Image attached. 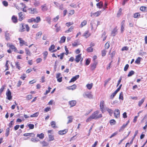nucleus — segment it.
Returning <instances> with one entry per match:
<instances>
[{"label": "nucleus", "instance_id": "nucleus-26", "mask_svg": "<svg viewBox=\"0 0 147 147\" xmlns=\"http://www.w3.org/2000/svg\"><path fill=\"white\" fill-rule=\"evenodd\" d=\"M93 85V84L92 83L91 84H88L86 85V86L88 89L90 90L92 88Z\"/></svg>", "mask_w": 147, "mask_h": 147}, {"label": "nucleus", "instance_id": "nucleus-16", "mask_svg": "<svg viewBox=\"0 0 147 147\" xmlns=\"http://www.w3.org/2000/svg\"><path fill=\"white\" fill-rule=\"evenodd\" d=\"M7 45L8 47H9L12 49H16V48L14 46L10 43H7Z\"/></svg>", "mask_w": 147, "mask_h": 147}, {"label": "nucleus", "instance_id": "nucleus-45", "mask_svg": "<svg viewBox=\"0 0 147 147\" xmlns=\"http://www.w3.org/2000/svg\"><path fill=\"white\" fill-rule=\"evenodd\" d=\"M117 32V30L114 28L112 32V34L113 36H114L116 34V32Z\"/></svg>", "mask_w": 147, "mask_h": 147}, {"label": "nucleus", "instance_id": "nucleus-34", "mask_svg": "<svg viewBox=\"0 0 147 147\" xmlns=\"http://www.w3.org/2000/svg\"><path fill=\"white\" fill-rule=\"evenodd\" d=\"M101 13V11H98L94 13L93 14L94 16L96 17H97Z\"/></svg>", "mask_w": 147, "mask_h": 147}, {"label": "nucleus", "instance_id": "nucleus-40", "mask_svg": "<svg viewBox=\"0 0 147 147\" xmlns=\"http://www.w3.org/2000/svg\"><path fill=\"white\" fill-rule=\"evenodd\" d=\"M9 131H10V128L9 127H8L6 129V133H5V136L6 137L8 136L9 134Z\"/></svg>", "mask_w": 147, "mask_h": 147}, {"label": "nucleus", "instance_id": "nucleus-7", "mask_svg": "<svg viewBox=\"0 0 147 147\" xmlns=\"http://www.w3.org/2000/svg\"><path fill=\"white\" fill-rule=\"evenodd\" d=\"M24 14V13L22 12H20L18 13V20L19 21H21L25 17Z\"/></svg>", "mask_w": 147, "mask_h": 147}, {"label": "nucleus", "instance_id": "nucleus-24", "mask_svg": "<svg viewBox=\"0 0 147 147\" xmlns=\"http://www.w3.org/2000/svg\"><path fill=\"white\" fill-rule=\"evenodd\" d=\"M145 98H142L139 101L138 104V106L139 107H140L143 104Z\"/></svg>", "mask_w": 147, "mask_h": 147}, {"label": "nucleus", "instance_id": "nucleus-41", "mask_svg": "<svg viewBox=\"0 0 147 147\" xmlns=\"http://www.w3.org/2000/svg\"><path fill=\"white\" fill-rule=\"evenodd\" d=\"M49 139L48 141H49V142L51 141H53L54 140V139L53 136L51 135H49Z\"/></svg>", "mask_w": 147, "mask_h": 147}, {"label": "nucleus", "instance_id": "nucleus-51", "mask_svg": "<svg viewBox=\"0 0 147 147\" xmlns=\"http://www.w3.org/2000/svg\"><path fill=\"white\" fill-rule=\"evenodd\" d=\"M25 51L27 55H28L29 56L31 55V53H30V51L28 49H25Z\"/></svg>", "mask_w": 147, "mask_h": 147}, {"label": "nucleus", "instance_id": "nucleus-61", "mask_svg": "<svg viewBox=\"0 0 147 147\" xmlns=\"http://www.w3.org/2000/svg\"><path fill=\"white\" fill-rule=\"evenodd\" d=\"M34 5L35 7H36L40 5V3L38 1H36L34 3Z\"/></svg>", "mask_w": 147, "mask_h": 147}, {"label": "nucleus", "instance_id": "nucleus-50", "mask_svg": "<svg viewBox=\"0 0 147 147\" xmlns=\"http://www.w3.org/2000/svg\"><path fill=\"white\" fill-rule=\"evenodd\" d=\"M110 47L109 42H107L105 44V47L106 49H108Z\"/></svg>", "mask_w": 147, "mask_h": 147}, {"label": "nucleus", "instance_id": "nucleus-43", "mask_svg": "<svg viewBox=\"0 0 147 147\" xmlns=\"http://www.w3.org/2000/svg\"><path fill=\"white\" fill-rule=\"evenodd\" d=\"M37 136L39 137L40 139H43L44 138V134L42 133L40 134H37Z\"/></svg>", "mask_w": 147, "mask_h": 147}, {"label": "nucleus", "instance_id": "nucleus-58", "mask_svg": "<svg viewBox=\"0 0 147 147\" xmlns=\"http://www.w3.org/2000/svg\"><path fill=\"white\" fill-rule=\"evenodd\" d=\"M59 16H57L55 18H54L53 20V21L55 22H56L59 19Z\"/></svg>", "mask_w": 147, "mask_h": 147}, {"label": "nucleus", "instance_id": "nucleus-1", "mask_svg": "<svg viewBox=\"0 0 147 147\" xmlns=\"http://www.w3.org/2000/svg\"><path fill=\"white\" fill-rule=\"evenodd\" d=\"M99 111H97L93 113L86 120V122L91 121L93 119H98L102 117L101 114H98Z\"/></svg>", "mask_w": 147, "mask_h": 147}, {"label": "nucleus", "instance_id": "nucleus-54", "mask_svg": "<svg viewBox=\"0 0 147 147\" xmlns=\"http://www.w3.org/2000/svg\"><path fill=\"white\" fill-rule=\"evenodd\" d=\"M123 94L122 92H121L119 95V99H121L122 100H123Z\"/></svg>", "mask_w": 147, "mask_h": 147}, {"label": "nucleus", "instance_id": "nucleus-19", "mask_svg": "<svg viewBox=\"0 0 147 147\" xmlns=\"http://www.w3.org/2000/svg\"><path fill=\"white\" fill-rule=\"evenodd\" d=\"M106 111H107L111 115L113 113V110L107 107H105V112Z\"/></svg>", "mask_w": 147, "mask_h": 147}, {"label": "nucleus", "instance_id": "nucleus-18", "mask_svg": "<svg viewBox=\"0 0 147 147\" xmlns=\"http://www.w3.org/2000/svg\"><path fill=\"white\" fill-rule=\"evenodd\" d=\"M40 143L42 145V146H47L49 145L48 143L45 141L40 142Z\"/></svg>", "mask_w": 147, "mask_h": 147}, {"label": "nucleus", "instance_id": "nucleus-57", "mask_svg": "<svg viewBox=\"0 0 147 147\" xmlns=\"http://www.w3.org/2000/svg\"><path fill=\"white\" fill-rule=\"evenodd\" d=\"M3 4L5 7H7L8 5V2L5 1H3L2 2Z\"/></svg>", "mask_w": 147, "mask_h": 147}, {"label": "nucleus", "instance_id": "nucleus-39", "mask_svg": "<svg viewBox=\"0 0 147 147\" xmlns=\"http://www.w3.org/2000/svg\"><path fill=\"white\" fill-rule=\"evenodd\" d=\"M65 39L66 37L64 36H63L62 37H61V40L60 41V42L61 43L64 42L65 41Z\"/></svg>", "mask_w": 147, "mask_h": 147}, {"label": "nucleus", "instance_id": "nucleus-31", "mask_svg": "<svg viewBox=\"0 0 147 147\" xmlns=\"http://www.w3.org/2000/svg\"><path fill=\"white\" fill-rule=\"evenodd\" d=\"M24 136H34V134L33 133H25L24 134Z\"/></svg>", "mask_w": 147, "mask_h": 147}, {"label": "nucleus", "instance_id": "nucleus-47", "mask_svg": "<svg viewBox=\"0 0 147 147\" xmlns=\"http://www.w3.org/2000/svg\"><path fill=\"white\" fill-rule=\"evenodd\" d=\"M134 74V72L133 71H131L128 74L127 76L128 77H130L132 76Z\"/></svg>", "mask_w": 147, "mask_h": 147}, {"label": "nucleus", "instance_id": "nucleus-42", "mask_svg": "<svg viewBox=\"0 0 147 147\" xmlns=\"http://www.w3.org/2000/svg\"><path fill=\"white\" fill-rule=\"evenodd\" d=\"M105 32H104L102 35V38H103V41H105V40L107 37V36L105 35Z\"/></svg>", "mask_w": 147, "mask_h": 147}, {"label": "nucleus", "instance_id": "nucleus-33", "mask_svg": "<svg viewBox=\"0 0 147 147\" xmlns=\"http://www.w3.org/2000/svg\"><path fill=\"white\" fill-rule=\"evenodd\" d=\"M74 28V26H71L68 30L65 31V33H69L71 32Z\"/></svg>", "mask_w": 147, "mask_h": 147}, {"label": "nucleus", "instance_id": "nucleus-46", "mask_svg": "<svg viewBox=\"0 0 147 147\" xmlns=\"http://www.w3.org/2000/svg\"><path fill=\"white\" fill-rule=\"evenodd\" d=\"M38 114L39 113H36L32 115H31L30 117H36L38 116Z\"/></svg>", "mask_w": 147, "mask_h": 147}, {"label": "nucleus", "instance_id": "nucleus-21", "mask_svg": "<svg viewBox=\"0 0 147 147\" xmlns=\"http://www.w3.org/2000/svg\"><path fill=\"white\" fill-rule=\"evenodd\" d=\"M11 20L14 23H16L17 22L18 20L17 18L15 16H13L11 18Z\"/></svg>", "mask_w": 147, "mask_h": 147}, {"label": "nucleus", "instance_id": "nucleus-64", "mask_svg": "<svg viewBox=\"0 0 147 147\" xmlns=\"http://www.w3.org/2000/svg\"><path fill=\"white\" fill-rule=\"evenodd\" d=\"M88 33L89 32H86L84 34V36L87 38L90 36V35Z\"/></svg>", "mask_w": 147, "mask_h": 147}, {"label": "nucleus", "instance_id": "nucleus-4", "mask_svg": "<svg viewBox=\"0 0 147 147\" xmlns=\"http://www.w3.org/2000/svg\"><path fill=\"white\" fill-rule=\"evenodd\" d=\"M6 95L7 96V98L9 100H11L12 96L11 95V92L9 89H8L6 92Z\"/></svg>", "mask_w": 147, "mask_h": 147}, {"label": "nucleus", "instance_id": "nucleus-38", "mask_svg": "<svg viewBox=\"0 0 147 147\" xmlns=\"http://www.w3.org/2000/svg\"><path fill=\"white\" fill-rule=\"evenodd\" d=\"M41 7L42 8V10L43 11H46L47 9V8L46 7L45 4L43 5H42L41 6Z\"/></svg>", "mask_w": 147, "mask_h": 147}, {"label": "nucleus", "instance_id": "nucleus-15", "mask_svg": "<svg viewBox=\"0 0 147 147\" xmlns=\"http://www.w3.org/2000/svg\"><path fill=\"white\" fill-rule=\"evenodd\" d=\"M76 102L75 100H71L69 102L71 107L74 106L76 105Z\"/></svg>", "mask_w": 147, "mask_h": 147}, {"label": "nucleus", "instance_id": "nucleus-17", "mask_svg": "<svg viewBox=\"0 0 147 147\" xmlns=\"http://www.w3.org/2000/svg\"><path fill=\"white\" fill-rule=\"evenodd\" d=\"M42 34V32L41 31H40L38 32L36 34V39H38L39 38Z\"/></svg>", "mask_w": 147, "mask_h": 147}, {"label": "nucleus", "instance_id": "nucleus-49", "mask_svg": "<svg viewBox=\"0 0 147 147\" xmlns=\"http://www.w3.org/2000/svg\"><path fill=\"white\" fill-rule=\"evenodd\" d=\"M15 65L16 66L17 68H18L19 70L20 69V63L19 62H15Z\"/></svg>", "mask_w": 147, "mask_h": 147}, {"label": "nucleus", "instance_id": "nucleus-52", "mask_svg": "<svg viewBox=\"0 0 147 147\" xmlns=\"http://www.w3.org/2000/svg\"><path fill=\"white\" fill-rule=\"evenodd\" d=\"M28 126L30 129H33L34 127V125L33 124H30L28 125Z\"/></svg>", "mask_w": 147, "mask_h": 147}, {"label": "nucleus", "instance_id": "nucleus-55", "mask_svg": "<svg viewBox=\"0 0 147 147\" xmlns=\"http://www.w3.org/2000/svg\"><path fill=\"white\" fill-rule=\"evenodd\" d=\"M115 121L114 119H112L110 120V123L111 125H113L115 124Z\"/></svg>", "mask_w": 147, "mask_h": 147}, {"label": "nucleus", "instance_id": "nucleus-60", "mask_svg": "<svg viewBox=\"0 0 147 147\" xmlns=\"http://www.w3.org/2000/svg\"><path fill=\"white\" fill-rule=\"evenodd\" d=\"M36 23H38L40 22L41 20V19L40 17L39 16H37L36 17Z\"/></svg>", "mask_w": 147, "mask_h": 147}, {"label": "nucleus", "instance_id": "nucleus-56", "mask_svg": "<svg viewBox=\"0 0 147 147\" xmlns=\"http://www.w3.org/2000/svg\"><path fill=\"white\" fill-rule=\"evenodd\" d=\"M14 124V122L13 121H11L10 122L9 124V127L10 128L11 127H12V125Z\"/></svg>", "mask_w": 147, "mask_h": 147}, {"label": "nucleus", "instance_id": "nucleus-62", "mask_svg": "<svg viewBox=\"0 0 147 147\" xmlns=\"http://www.w3.org/2000/svg\"><path fill=\"white\" fill-rule=\"evenodd\" d=\"M117 93H116L115 92H114L112 94L110 98L111 99H113L114 96L116 95Z\"/></svg>", "mask_w": 147, "mask_h": 147}, {"label": "nucleus", "instance_id": "nucleus-63", "mask_svg": "<svg viewBox=\"0 0 147 147\" xmlns=\"http://www.w3.org/2000/svg\"><path fill=\"white\" fill-rule=\"evenodd\" d=\"M46 20L48 22L49 24H50L51 18L50 17H48L46 18Z\"/></svg>", "mask_w": 147, "mask_h": 147}, {"label": "nucleus", "instance_id": "nucleus-28", "mask_svg": "<svg viewBox=\"0 0 147 147\" xmlns=\"http://www.w3.org/2000/svg\"><path fill=\"white\" fill-rule=\"evenodd\" d=\"M18 39L20 41V46H22L24 44V42H25L21 38H18Z\"/></svg>", "mask_w": 147, "mask_h": 147}, {"label": "nucleus", "instance_id": "nucleus-6", "mask_svg": "<svg viewBox=\"0 0 147 147\" xmlns=\"http://www.w3.org/2000/svg\"><path fill=\"white\" fill-rule=\"evenodd\" d=\"M25 27L26 28V31L27 32H28L30 30V28L29 26L27 24H24H24H22V28L20 30L21 31L23 32L25 30Z\"/></svg>", "mask_w": 147, "mask_h": 147}, {"label": "nucleus", "instance_id": "nucleus-8", "mask_svg": "<svg viewBox=\"0 0 147 147\" xmlns=\"http://www.w3.org/2000/svg\"><path fill=\"white\" fill-rule=\"evenodd\" d=\"M114 116L115 118H118L119 117L120 112L118 109H116L114 112Z\"/></svg>", "mask_w": 147, "mask_h": 147}, {"label": "nucleus", "instance_id": "nucleus-25", "mask_svg": "<svg viewBox=\"0 0 147 147\" xmlns=\"http://www.w3.org/2000/svg\"><path fill=\"white\" fill-rule=\"evenodd\" d=\"M127 125V123L123 124L119 130V131H123L125 127Z\"/></svg>", "mask_w": 147, "mask_h": 147}, {"label": "nucleus", "instance_id": "nucleus-13", "mask_svg": "<svg viewBox=\"0 0 147 147\" xmlns=\"http://www.w3.org/2000/svg\"><path fill=\"white\" fill-rule=\"evenodd\" d=\"M76 86L75 84H74L73 85L69 87H67V88L69 90H74L76 89Z\"/></svg>", "mask_w": 147, "mask_h": 147}, {"label": "nucleus", "instance_id": "nucleus-11", "mask_svg": "<svg viewBox=\"0 0 147 147\" xmlns=\"http://www.w3.org/2000/svg\"><path fill=\"white\" fill-rule=\"evenodd\" d=\"M97 63L95 61L93 64L91 65V69L92 70L95 69L96 67Z\"/></svg>", "mask_w": 147, "mask_h": 147}, {"label": "nucleus", "instance_id": "nucleus-59", "mask_svg": "<svg viewBox=\"0 0 147 147\" xmlns=\"http://www.w3.org/2000/svg\"><path fill=\"white\" fill-rule=\"evenodd\" d=\"M106 51L105 50H103L102 51V56H104L106 55Z\"/></svg>", "mask_w": 147, "mask_h": 147}, {"label": "nucleus", "instance_id": "nucleus-29", "mask_svg": "<svg viewBox=\"0 0 147 147\" xmlns=\"http://www.w3.org/2000/svg\"><path fill=\"white\" fill-rule=\"evenodd\" d=\"M42 54L44 56V60H45L46 59L48 54V52L47 51H45Z\"/></svg>", "mask_w": 147, "mask_h": 147}, {"label": "nucleus", "instance_id": "nucleus-12", "mask_svg": "<svg viewBox=\"0 0 147 147\" xmlns=\"http://www.w3.org/2000/svg\"><path fill=\"white\" fill-rule=\"evenodd\" d=\"M68 131L67 129H65L62 130H60L59 131L58 134L61 135L64 134Z\"/></svg>", "mask_w": 147, "mask_h": 147}, {"label": "nucleus", "instance_id": "nucleus-44", "mask_svg": "<svg viewBox=\"0 0 147 147\" xmlns=\"http://www.w3.org/2000/svg\"><path fill=\"white\" fill-rule=\"evenodd\" d=\"M141 58L140 57H138L136 60L135 63L138 64H140V61Z\"/></svg>", "mask_w": 147, "mask_h": 147}, {"label": "nucleus", "instance_id": "nucleus-14", "mask_svg": "<svg viewBox=\"0 0 147 147\" xmlns=\"http://www.w3.org/2000/svg\"><path fill=\"white\" fill-rule=\"evenodd\" d=\"M94 20H92L90 23V25L91 27V29L93 30L94 27L96 26V23Z\"/></svg>", "mask_w": 147, "mask_h": 147}, {"label": "nucleus", "instance_id": "nucleus-3", "mask_svg": "<svg viewBox=\"0 0 147 147\" xmlns=\"http://www.w3.org/2000/svg\"><path fill=\"white\" fill-rule=\"evenodd\" d=\"M105 105L104 101L103 100L101 101L100 102V109L103 113L105 112Z\"/></svg>", "mask_w": 147, "mask_h": 147}, {"label": "nucleus", "instance_id": "nucleus-5", "mask_svg": "<svg viewBox=\"0 0 147 147\" xmlns=\"http://www.w3.org/2000/svg\"><path fill=\"white\" fill-rule=\"evenodd\" d=\"M83 95L84 97L88 98H92L93 96L91 93L89 92H86L84 93Z\"/></svg>", "mask_w": 147, "mask_h": 147}, {"label": "nucleus", "instance_id": "nucleus-48", "mask_svg": "<svg viewBox=\"0 0 147 147\" xmlns=\"http://www.w3.org/2000/svg\"><path fill=\"white\" fill-rule=\"evenodd\" d=\"M64 53H62L60 55H57L58 57H60V59L61 60L63 59V57H64Z\"/></svg>", "mask_w": 147, "mask_h": 147}, {"label": "nucleus", "instance_id": "nucleus-53", "mask_svg": "<svg viewBox=\"0 0 147 147\" xmlns=\"http://www.w3.org/2000/svg\"><path fill=\"white\" fill-rule=\"evenodd\" d=\"M26 77V74H24L20 77V78L22 80H24Z\"/></svg>", "mask_w": 147, "mask_h": 147}, {"label": "nucleus", "instance_id": "nucleus-36", "mask_svg": "<svg viewBox=\"0 0 147 147\" xmlns=\"http://www.w3.org/2000/svg\"><path fill=\"white\" fill-rule=\"evenodd\" d=\"M55 47L54 45H52L49 48V50L51 52L55 48Z\"/></svg>", "mask_w": 147, "mask_h": 147}, {"label": "nucleus", "instance_id": "nucleus-27", "mask_svg": "<svg viewBox=\"0 0 147 147\" xmlns=\"http://www.w3.org/2000/svg\"><path fill=\"white\" fill-rule=\"evenodd\" d=\"M5 39L7 40H9L10 39L9 34L7 32L5 33Z\"/></svg>", "mask_w": 147, "mask_h": 147}, {"label": "nucleus", "instance_id": "nucleus-9", "mask_svg": "<svg viewBox=\"0 0 147 147\" xmlns=\"http://www.w3.org/2000/svg\"><path fill=\"white\" fill-rule=\"evenodd\" d=\"M79 75H76L74 77H73L69 81V83H71L75 81L77 79L79 78Z\"/></svg>", "mask_w": 147, "mask_h": 147}, {"label": "nucleus", "instance_id": "nucleus-32", "mask_svg": "<svg viewBox=\"0 0 147 147\" xmlns=\"http://www.w3.org/2000/svg\"><path fill=\"white\" fill-rule=\"evenodd\" d=\"M103 4L101 2H100L99 3H97L96 5L97 7H98L99 8H102L103 7Z\"/></svg>", "mask_w": 147, "mask_h": 147}, {"label": "nucleus", "instance_id": "nucleus-23", "mask_svg": "<svg viewBox=\"0 0 147 147\" xmlns=\"http://www.w3.org/2000/svg\"><path fill=\"white\" fill-rule=\"evenodd\" d=\"M140 10L143 12L147 11V7L145 6H141L140 8Z\"/></svg>", "mask_w": 147, "mask_h": 147}, {"label": "nucleus", "instance_id": "nucleus-2", "mask_svg": "<svg viewBox=\"0 0 147 147\" xmlns=\"http://www.w3.org/2000/svg\"><path fill=\"white\" fill-rule=\"evenodd\" d=\"M29 13L30 14H34L38 13V11L36 8L30 7L27 9Z\"/></svg>", "mask_w": 147, "mask_h": 147}, {"label": "nucleus", "instance_id": "nucleus-10", "mask_svg": "<svg viewBox=\"0 0 147 147\" xmlns=\"http://www.w3.org/2000/svg\"><path fill=\"white\" fill-rule=\"evenodd\" d=\"M81 55V54H80L76 56L75 60L77 63L79 62L81 59L82 57Z\"/></svg>", "mask_w": 147, "mask_h": 147}, {"label": "nucleus", "instance_id": "nucleus-22", "mask_svg": "<svg viewBox=\"0 0 147 147\" xmlns=\"http://www.w3.org/2000/svg\"><path fill=\"white\" fill-rule=\"evenodd\" d=\"M86 51L88 52H92L93 51V48L92 47L90 46L88 47L86 49Z\"/></svg>", "mask_w": 147, "mask_h": 147}, {"label": "nucleus", "instance_id": "nucleus-20", "mask_svg": "<svg viewBox=\"0 0 147 147\" xmlns=\"http://www.w3.org/2000/svg\"><path fill=\"white\" fill-rule=\"evenodd\" d=\"M87 23V21L86 20H84L82 22L80 25V27L81 28H82L83 26H85Z\"/></svg>", "mask_w": 147, "mask_h": 147}, {"label": "nucleus", "instance_id": "nucleus-35", "mask_svg": "<svg viewBox=\"0 0 147 147\" xmlns=\"http://www.w3.org/2000/svg\"><path fill=\"white\" fill-rule=\"evenodd\" d=\"M51 125L52 127L53 128H55L56 127L55 126L56 123L54 121H52L51 123Z\"/></svg>", "mask_w": 147, "mask_h": 147}, {"label": "nucleus", "instance_id": "nucleus-30", "mask_svg": "<svg viewBox=\"0 0 147 147\" xmlns=\"http://www.w3.org/2000/svg\"><path fill=\"white\" fill-rule=\"evenodd\" d=\"M140 16V14H139V13H135L134 14L133 17L134 18H138Z\"/></svg>", "mask_w": 147, "mask_h": 147}, {"label": "nucleus", "instance_id": "nucleus-37", "mask_svg": "<svg viewBox=\"0 0 147 147\" xmlns=\"http://www.w3.org/2000/svg\"><path fill=\"white\" fill-rule=\"evenodd\" d=\"M67 118L68 119V121L67 123V124L70 123L72 121L73 118L72 116L68 117Z\"/></svg>", "mask_w": 147, "mask_h": 147}]
</instances>
